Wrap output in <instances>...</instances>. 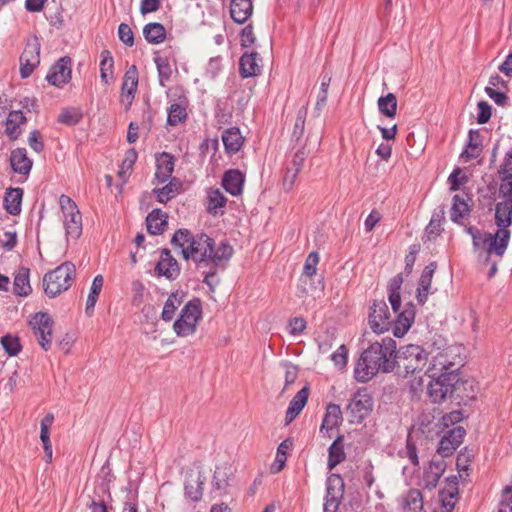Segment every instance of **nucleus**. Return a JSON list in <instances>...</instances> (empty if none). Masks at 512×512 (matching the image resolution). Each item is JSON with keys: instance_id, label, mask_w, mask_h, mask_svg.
I'll return each instance as SVG.
<instances>
[{"instance_id": "f257e3e1", "label": "nucleus", "mask_w": 512, "mask_h": 512, "mask_svg": "<svg viewBox=\"0 0 512 512\" xmlns=\"http://www.w3.org/2000/svg\"><path fill=\"white\" fill-rule=\"evenodd\" d=\"M171 244L180 248L183 259L192 260L197 268L226 267L234 249L226 241L215 244L213 238L205 233L192 234L187 229L177 230Z\"/></svg>"}, {"instance_id": "f03ea898", "label": "nucleus", "mask_w": 512, "mask_h": 512, "mask_svg": "<svg viewBox=\"0 0 512 512\" xmlns=\"http://www.w3.org/2000/svg\"><path fill=\"white\" fill-rule=\"evenodd\" d=\"M431 381L427 387V394L433 403H442L458 389L459 375L447 365V356L438 353L430 362L427 370Z\"/></svg>"}, {"instance_id": "7ed1b4c3", "label": "nucleus", "mask_w": 512, "mask_h": 512, "mask_svg": "<svg viewBox=\"0 0 512 512\" xmlns=\"http://www.w3.org/2000/svg\"><path fill=\"white\" fill-rule=\"evenodd\" d=\"M394 362L397 373L407 377L424 370L428 363V353L419 345H406L396 351Z\"/></svg>"}, {"instance_id": "20e7f679", "label": "nucleus", "mask_w": 512, "mask_h": 512, "mask_svg": "<svg viewBox=\"0 0 512 512\" xmlns=\"http://www.w3.org/2000/svg\"><path fill=\"white\" fill-rule=\"evenodd\" d=\"M468 232L472 236L474 248L486 251V261L493 253L500 258L504 255L510 239L509 230L498 229L495 234H492L490 232L481 233L479 230L470 227Z\"/></svg>"}, {"instance_id": "39448f33", "label": "nucleus", "mask_w": 512, "mask_h": 512, "mask_svg": "<svg viewBox=\"0 0 512 512\" xmlns=\"http://www.w3.org/2000/svg\"><path fill=\"white\" fill-rule=\"evenodd\" d=\"M75 273V265L71 262H65L46 273L43 278L46 295L53 298L68 290L74 281Z\"/></svg>"}, {"instance_id": "423d86ee", "label": "nucleus", "mask_w": 512, "mask_h": 512, "mask_svg": "<svg viewBox=\"0 0 512 512\" xmlns=\"http://www.w3.org/2000/svg\"><path fill=\"white\" fill-rule=\"evenodd\" d=\"M396 353V341L390 337L382 339L381 342L372 343L363 351L364 356L379 365L383 372H391L395 369L394 356Z\"/></svg>"}, {"instance_id": "0eeeda50", "label": "nucleus", "mask_w": 512, "mask_h": 512, "mask_svg": "<svg viewBox=\"0 0 512 512\" xmlns=\"http://www.w3.org/2000/svg\"><path fill=\"white\" fill-rule=\"evenodd\" d=\"M202 317L201 301L195 298L182 308L178 319L173 324V330L179 337H187L196 332Z\"/></svg>"}, {"instance_id": "6e6552de", "label": "nucleus", "mask_w": 512, "mask_h": 512, "mask_svg": "<svg viewBox=\"0 0 512 512\" xmlns=\"http://www.w3.org/2000/svg\"><path fill=\"white\" fill-rule=\"evenodd\" d=\"M59 204L67 239H78L82 234V215L76 203L69 196L62 194L59 197Z\"/></svg>"}, {"instance_id": "1a4fd4ad", "label": "nucleus", "mask_w": 512, "mask_h": 512, "mask_svg": "<svg viewBox=\"0 0 512 512\" xmlns=\"http://www.w3.org/2000/svg\"><path fill=\"white\" fill-rule=\"evenodd\" d=\"M30 328L41 348L48 351L52 345L53 319L46 312H37L28 321Z\"/></svg>"}, {"instance_id": "9d476101", "label": "nucleus", "mask_w": 512, "mask_h": 512, "mask_svg": "<svg viewBox=\"0 0 512 512\" xmlns=\"http://www.w3.org/2000/svg\"><path fill=\"white\" fill-rule=\"evenodd\" d=\"M373 398L365 388H361L354 393L347 410L351 416V422L361 423L373 410Z\"/></svg>"}, {"instance_id": "9b49d317", "label": "nucleus", "mask_w": 512, "mask_h": 512, "mask_svg": "<svg viewBox=\"0 0 512 512\" xmlns=\"http://www.w3.org/2000/svg\"><path fill=\"white\" fill-rule=\"evenodd\" d=\"M368 323L373 332L377 334L388 331L392 325V317L385 301L375 300L370 306Z\"/></svg>"}, {"instance_id": "f8f14e48", "label": "nucleus", "mask_w": 512, "mask_h": 512, "mask_svg": "<svg viewBox=\"0 0 512 512\" xmlns=\"http://www.w3.org/2000/svg\"><path fill=\"white\" fill-rule=\"evenodd\" d=\"M40 42L37 37L28 40L20 56V74L22 78L29 77L40 63Z\"/></svg>"}, {"instance_id": "ddd939ff", "label": "nucleus", "mask_w": 512, "mask_h": 512, "mask_svg": "<svg viewBox=\"0 0 512 512\" xmlns=\"http://www.w3.org/2000/svg\"><path fill=\"white\" fill-rule=\"evenodd\" d=\"M326 486L324 512H337L344 494V480L339 474H331Z\"/></svg>"}, {"instance_id": "4468645a", "label": "nucleus", "mask_w": 512, "mask_h": 512, "mask_svg": "<svg viewBox=\"0 0 512 512\" xmlns=\"http://www.w3.org/2000/svg\"><path fill=\"white\" fill-rule=\"evenodd\" d=\"M71 63L70 57L65 56L60 58L56 64L50 68L46 80L53 86L63 87L71 79Z\"/></svg>"}, {"instance_id": "2eb2a0df", "label": "nucleus", "mask_w": 512, "mask_h": 512, "mask_svg": "<svg viewBox=\"0 0 512 512\" xmlns=\"http://www.w3.org/2000/svg\"><path fill=\"white\" fill-rule=\"evenodd\" d=\"M465 429L461 426L449 430L440 440L438 453L448 457L460 446L465 436Z\"/></svg>"}, {"instance_id": "dca6fc26", "label": "nucleus", "mask_w": 512, "mask_h": 512, "mask_svg": "<svg viewBox=\"0 0 512 512\" xmlns=\"http://www.w3.org/2000/svg\"><path fill=\"white\" fill-rule=\"evenodd\" d=\"M138 87V70L135 65L130 66L124 74L121 87V100L129 108L134 100Z\"/></svg>"}, {"instance_id": "f3484780", "label": "nucleus", "mask_w": 512, "mask_h": 512, "mask_svg": "<svg viewBox=\"0 0 512 512\" xmlns=\"http://www.w3.org/2000/svg\"><path fill=\"white\" fill-rule=\"evenodd\" d=\"M157 275L164 276L167 279L174 280L180 274V267L177 260L171 255L170 251H162L160 259L155 267Z\"/></svg>"}, {"instance_id": "a211bd4d", "label": "nucleus", "mask_w": 512, "mask_h": 512, "mask_svg": "<svg viewBox=\"0 0 512 512\" xmlns=\"http://www.w3.org/2000/svg\"><path fill=\"white\" fill-rule=\"evenodd\" d=\"M245 175L238 169L226 171L222 178L223 188L233 196H238L243 191Z\"/></svg>"}, {"instance_id": "6ab92c4d", "label": "nucleus", "mask_w": 512, "mask_h": 512, "mask_svg": "<svg viewBox=\"0 0 512 512\" xmlns=\"http://www.w3.org/2000/svg\"><path fill=\"white\" fill-rule=\"evenodd\" d=\"M436 268L437 264L431 262L424 268L421 274L416 295L417 301L420 304H424L427 301L428 295L431 293L432 278Z\"/></svg>"}, {"instance_id": "aec40b11", "label": "nucleus", "mask_w": 512, "mask_h": 512, "mask_svg": "<svg viewBox=\"0 0 512 512\" xmlns=\"http://www.w3.org/2000/svg\"><path fill=\"white\" fill-rule=\"evenodd\" d=\"M174 157L163 152L156 156V173L155 178L159 183H164L171 179V175L174 170Z\"/></svg>"}, {"instance_id": "412c9836", "label": "nucleus", "mask_w": 512, "mask_h": 512, "mask_svg": "<svg viewBox=\"0 0 512 512\" xmlns=\"http://www.w3.org/2000/svg\"><path fill=\"white\" fill-rule=\"evenodd\" d=\"M401 512H421L423 510V495L418 489H410L399 498Z\"/></svg>"}, {"instance_id": "4be33fe9", "label": "nucleus", "mask_w": 512, "mask_h": 512, "mask_svg": "<svg viewBox=\"0 0 512 512\" xmlns=\"http://www.w3.org/2000/svg\"><path fill=\"white\" fill-rule=\"evenodd\" d=\"M379 371V365L376 366L375 362L368 360L362 353L355 365L354 376L358 382L364 383L369 381Z\"/></svg>"}, {"instance_id": "5701e85b", "label": "nucleus", "mask_w": 512, "mask_h": 512, "mask_svg": "<svg viewBox=\"0 0 512 512\" xmlns=\"http://www.w3.org/2000/svg\"><path fill=\"white\" fill-rule=\"evenodd\" d=\"M415 317L414 307L411 303L407 304L406 308L398 313L394 322L393 334L396 337L404 336L410 329Z\"/></svg>"}, {"instance_id": "b1692460", "label": "nucleus", "mask_w": 512, "mask_h": 512, "mask_svg": "<svg viewBox=\"0 0 512 512\" xmlns=\"http://www.w3.org/2000/svg\"><path fill=\"white\" fill-rule=\"evenodd\" d=\"M308 397L309 388L305 386L292 398L286 411V424L291 423L300 414L308 401Z\"/></svg>"}, {"instance_id": "393cba45", "label": "nucleus", "mask_w": 512, "mask_h": 512, "mask_svg": "<svg viewBox=\"0 0 512 512\" xmlns=\"http://www.w3.org/2000/svg\"><path fill=\"white\" fill-rule=\"evenodd\" d=\"M253 13L251 0H231L230 15L234 22L245 23Z\"/></svg>"}, {"instance_id": "a878e982", "label": "nucleus", "mask_w": 512, "mask_h": 512, "mask_svg": "<svg viewBox=\"0 0 512 512\" xmlns=\"http://www.w3.org/2000/svg\"><path fill=\"white\" fill-rule=\"evenodd\" d=\"M10 164L15 173L28 175L32 168L33 162L27 156V151L25 148H17L11 152Z\"/></svg>"}, {"instance_id": "bb28decb", "label": "nucleus", "mask_w": 512, "mask_h": 512, "mask_svg": "<svg viewBox=\"0 0 512 512\" xmlns=\"http://www.w3.org/2000/svg\"><path fill=\"white\" fill-rule=\"evenodd\" d=\"M260 57L257 52L245 53L240 59V74L243 78L256 76L261 72Z\"/></svg>"}, {"instance_id": "cd10ccee", "label": "nucleus", "mask_w": 512, "mask_h": 512, "mask_svg": "<svg viewBox=\"0 0 512 512\" xmlns=\"http://www.w3.org/2000/svg\"><path fill=\"white\" fill-rule=\"evenodd\" d=\"M222 142L228 154H235L241 149L244 137L241 135L239 128L232 127L223 132Z\"/></svg>"}, {"instance_id": "c85d7f7f", "label": "nucleus", "mask_w": 512, "mask_h": 512, "mask_svg": "<svg viewBox=\"0 0 512 512\" xmlns=\"http://www.w3.org/2000/svg\"><path fill=\"white\" fill-rule=\"evenodd\" d=\"M445 462L443 460H432L428 468L424 471L423 480L425 487L433 489L437 486L443 472L445 471Z\"/></svg>"}, {"instance_id": "c756f323", "label": "nucleus", "mask_w": 512, "mask_h": 512, "mask_svg": "<svg viewBox=\"0 0 512 512\" xmlns=\"http://www.w3.org/2000/svg\"><path fill=\"white\" fill-rule=\"evenodd\" d=\"M495 221L499 229L508 230V227L512 225V199L496 204Z\"/></svg>"}, {"instance_id": "7c9ffc66", "label": "nucleus", "mask_w": 512, "mask_h": 512, "mask_svg": "<svg viewBox=\"0 0 512 512\" xmlns=\"http://www.w3.org/2000/svg\"><path fill=\"white\" fill-rule=\"evenodd\" d=\"M346 458L344 451V436L339 435L328 449V468L334 469L338 464L343 462Z\"/></svg>"}, {"instance_id": "2f4dec72", "label": "nucleus", "mask_w": 512, "mask_h": 512, "mask_svg": "<svg viewBox=\"0 0 512 512\" xmlns=\"http://www.w3.org/2000/svg\"><path fill=\"white\" fill-rule=\"evenodd\" d=\"M482 151V136L477 130L469 131V139L466 149L461 153V158L470 161L477 158Z\"/></svg>"}, {"instance_id": "473e14b6", "label": "nucleus", "mask_w": 512, "mask_h": 512, "mask_svg": "<svg viewBox=\"0 0 512 512\" xmlns=\"http://www.w3.org/2000/svg\"><path fill=\"white\" fill-rule=\"evenodd\" d=\"M147 231L152 235L162 234L167 226V215L154 209L146 218Z\"/></svg>"}, {"instance_id": "72a5a7b5", "label": "nucleus", "mask_w": 512, "mask_h": 512, "mask_svg": "<svg viewBox=\"0 0 512 512\" xmlns=\"http://www.w3.org/2000/svg\"><path fill=\"white\" fill-rule=\"evenodd\" d=\"M26 122L22 111H12L6 119L5 133L11 140H16L21 134L20 126Z\"/></svg>"}, {"instance_id": "f704fd0d", "label": "nucleus", "mask_w": 512, "mask_h": 512, "mask_svg": "<svg viewBox=\"0 0 512 512\" xmlns=\"http://www.w3.org/2000/svg\"><path fill=\"white\" fill-rule=\"evenodd\" d=\"M342 411L339 405L329 404L326 408V412L320 427V430H332L338 427L342 423Z\"/></svg>"}, {"instance_id": "c9c22d12", "label": "nucleus", "mask_w": 512, "mask_h": 512, "mask_svg": "<svg viewBox=\"0 0 512 512\" xmlns=\"http://www.w3.org/2000/svg\"><path fill=\"white\" fill-rule=\"evenodd\" d=\"M23 190L21 188H9L4 197V205L8 213L18 215L21 212Z\"/></svg>"}, {"instance_id": "e433bc0d", "label": "nucleus", "mask_w": 512, "mask_h": 512, "mask_svg": "<svg viewBox=\"0 0 512 512\" xmlns=\"http://www.w3.org/2000/svg\"><path fill=\"white\" fill-rule=\"evenodd\" d=\"M184 297L185 293L182 291H176L170 294L161 313L162 320L170 322L174 318L175 311L182 304Z\"/></svg>"}, {"instance_id": "4c0bfd02", "label": "nucleus", "mask_w": 512, "mask_h": 512, "mask_svg": "<svg viewBox=\"0 0 512 512\" xmlns=\"http://www.w3.org/2000/svg\"><path fill=\"white\" fill-rule=\"evenodd\" d=\"M403 283L401 274L394 276L388 284V300L394 313H398L401 307L400 289Z\"/></svg>"}, {"instance_id": "58836bf2", "label": "nucleus", "mask_w": 512, "mask_h": 512, "mask_svg": "<svg viewBox=\"0 0 512 512\" xmlns=\"http://www.w3.org/2000/svg\"><path fill=\"white\" fill-rule=\"evenodd\" d=\"M169 180V183L164 187L154 189V193L157 196V200L161 203H167L169 200L178 195L182 188V183L179 179L171 178Z\"/></svg>"}, {"instance_id": "ea45409f", "label": "nucleus", "mask_w": 512, "mask_h": 512, "mask_svg": "<svg viewBox=\"0 0 512 512\" xmlns=\"http://www.w3.org/2000/svg\"><path fill=\"white\" fill-rule=\"evenodd\" d=\"M143 35L147 42L151 44H159L166 38V31L162 24L151 22L144 26Z\"/></svg>"}, {"instance_id": "a19ab883", "label": "nucleus", "mask_w": 512, "mask_h": 512, "mask_svg": "<svg viewBox=\"0 0 512 512\" xmlns=\"http://www.w3.org/2000/svg\"><path fill=\"white\" fill-rule=\"evenodd\" d=\"M13 291L19 296H27L31 292L28 269L22 268L15 275Z\"/></svg>"}, {"instance_id": "79ce46f5", "label": "nucleus", "mask_w": 512, "mask_h": 512, "mask_svg": "<svg viewBox=\"0 0 512 512\" xmlns=\"http://www.w3.org/2000/svg\"><path fill=\"white\" fill-rule=\"evenodd\" d=\"M378 109L387 118H394L397 114V98L393 93H388L378 99Z\"/></svg>"}, {"instance_id": "37998d69", "label": "nucleus", "mask_w": 512, "mask_h": 512, "mask_svg": "<svg viewBox=\"0 0 512 512\" xmlns=\"http://www.w3.org/2000/svg\"><path fill=\"white\" fill-rule=\"evenodd\" d=\"M442 506L445 512H452L458 500V488L456 483L453 482L440 492Z\"/></svg>"}, {"instance_id": "c03bdc74", "label": "nucleus", "mask_w": 512, "mask_h": 512, "mask_svg": "<svg viewBox=\"0 0 512 512\" xmlns=\"http://www.w3.org/2000/svg\"><path fill=\"white\" fill-rule=\"evenodd\" d=\"M226 198L219 189H211L207 196V210L209 213L216 214L217 210L223 208L226 204Z\"/></svg>"}, {"instance_id": "a18cd8bd", "label": "nucleus", "mask_w": 512, "mask_h": 512, "mask_svg": "<svg viewBox=\"0 0 512 512\" xmlns=\"http://www.w3.org/2000/svg\"><path fill=\"white\" fill-rule=\"evenodd\" d=\"M101 62H100V77L101 80L107 84L109 82V76L112 75L114 60L113 57L108 50H103L100 54Z\"/></svg>"}, {"instance_id": "49530a36", "label": "nucleus", "mask_w": 512, "mask_h": 512, "mask_svg": "<svg viewBox=\"0 0 512 512\" xmlns=\"http://www.w3.org/2000/svg\"><path fill=\"white\" fill-rule=\"evenodd\" d=\"M187 118L186 107L180 103L172 104L168 109L167 123L176 126Z\"/></svg>"}, {"instance_id": "de8ad7c7", "label": "nucleus", "mask_w": 512, "mask_h": 512, "mask_svg": "<svg viewBox=\"0 0 512 512\" xmlns=\"http://www.w3.org/2000/svg\"><path fill=\"white\" fill-rule=\"evenodd\" d=\"M154 62L156 64L158 71L159 83L161 86H165V83L169 81L172 75V69L169 64V61L166 57L156 55L154 58Z\"/></svg>"}, {"instance_id": "09e8293b", "label": "nucleus", "mask_w": 512, "mask_h": 512, "mask_svg": "<svg viewBox=\"0 0 512 512\" xmlns=\"http://www.w3.org/2000/svg\"><path fill=\"white\" fill-rule=\"evenodd\" d=\"M230 467L227 465L217 466L213 475V485L218 490H225L229 484Z\"/></svg>"}, {"instance_id": "8fccbe9b", "label": "nucleus", "mask_w": 512, "mask_h": 512, "mask_svg": "<svg viewBox=\"0 0 512 512\" xmlns=\"http://www.w3.org/2000/svg\"><path fill=\"white\" fill-rule=\"evenodd\" d=\"M0 343L9 356H16L22 348L19 338L12 334L4 335Z\"/></svg>"}, {"instance_id": "3c124183", "label": "nucleus", "mask_w": 512, "mask_h": 512, "mask_svg": "<svg viewBox=\"0 0 512 512\" xmlns=\"http://www.w3.org/2000/svg\"><path fill=\"white\" fill-rule=\"evenodd\" d=\"M469 208L467 203L459 195L453 197V204L451 208V220L459 222L468 213Z\"/></svg>"}, {"instance_id": "603ef678", "label": "nucleus", "mask_w": 512, "mask_h": 512, "mask_svg": "<svg viewBox=\"0 0 512 512\" xmlns=\"http://www.w3.org/2000/svg\"><path fill=\"white\" fill-rule=\"evenodd\" d=\"M319 256L317 252H311L305 261L303 277L301 281L306 284L307 280L316 274Z\"/></svg>"}, {"instance_id": "864d4df0", "label": "nucleus", "mask_w": 512, "mask_h": 512, "mask_svg": "<svg viewBox=\"0 0 512 512\" xmlns=\"http://www.w3.org/2000/svg\"><path fill=\"white\" fill-rule=\"evenodd\" d=\"M186 495L193 501L201 499L203 494V480L199 475L195 480H189L185 485Z\"/></svg>"}, {"instance_id": "5fc2aeb1", "label": "nucleus", "mask_w": 512, "mask_h": 512, "mask_svg": "<svg viewBox=\"0 0 512 512\" xmlns=\"http://www.w3.org/2000/svg\"><path fill=\"white\" fill-rule=\"evenodd\" d=\"M82 118V113L79 109L69 108L64 109L58 116V121L66 125H76Z\"/></svg>"}, {"instance_id": "6e6d98bb", "label": "nucleus", "mask_w": 512, "mask_h": 512, "mask_svg": "<svg viewBox=\"0 0 512 512\" xmlns=\"http://www.w3.org/2000/svg\"><path fill=\"white\" fill-rule=\"evenodd\" d=\"M306 116H307V107H301L298 110L296 120L294 123L293 132H292V137L295 138L296 140L301 139L303 136Z\"/></svg>"}, {"instance_id": "4d7b16f0", "label": "nucleus", "mask_w": 512, "mask_h": 512, "mask_svg": "<svg viewBox=\"0 0 512 512\" xmlns=\"http://www.w3.org/2000/svg\"><path fill=\"white\" fill-rule=\"evenodd\" d=\"M500 177V196L503 200L512 199V174H500Z\"/></svg>"}, {"instance_id": "13d9d810", "label": "nucleus", "mask_w": 512, "mask_h": 512, "mask_svg": "<svg viewBox=\"0 0 512 512\" xmlns=\"http://www.w3.org/2000/svg\"><path fill=\"white\" fill-rule=\"evenodd\" d=\"M118 37L127 46L132 47L134 45V33L128 24L121 23L119 25Z\"/></svg>"}, {"instance_id": "bf43d9fd", "label": "nucleus", "mask_w": 512, "mask_h": 512, "mask_svg": "<svg viewBox=\"0 0 512 512\" xmlns=\"http://www.w3.org/2000/svg\"><path fill=\"white\" fill-rule=\"evenodd\" d=\"M331 359L334 364L340 368H343L347 364L348 350L345 345H340L339 348L331 355Z\"/></svg>"}, {"instance_id": "052dcab7", "label": "nucleus", "mask_w": 512, "mask_h": 512, "mask_svg": "<svg viewBox=\"0 0 512 512\" xmlns=\"http://www.w3.org/2000/svg\"><path fill=\"white\" fill-rule=\"evenodd\" d=\"M292 447V441L289 439L284 440L278 446L276 461L280 464L279 469H282L287 459V451Z\"/></svg>"}, {"instance_id": "680f3d73", "label": "nucleus", "mask_w": 512, "mask_h": 512, "mask_svg": "<svg viewBox=\"0 0 512 512\" xmlns=\"http://www.w3.org/2000/svg\"><path fill=\"white\" fill-rule=\"evenodd\" d=\"M478 116H477V121L479 124H485L489 121V119L491 118V106L485 102V101H480L478 103Z\"/></svg>"}, {"instance_id": "e2e57ef3", "label": "nucleus", "mask_w": 512, "mask_h": 512, "mask_svg": "<svg viewBox=\"0 0 512 512\" xmlns=\"http://www.w3.org/2000/svg\"><path fill=\"white\" fill-rule=\"evenodd\" d=\"M285 386L284 390L288 388L289 385L293 384L298 376V368L297 366L291 364V363H285Z\"/></svg>"}, {"instance_id": "0e129e2a", "label": "nucleus", "mask_w": 512, "mask_h": 512, "mask_svg": "<svg viewBox=\"0 0 512 512\" xmlns=\"http://www.w3.org/2000/svg\"><path fill=\"white\" fill-rule=\"evenodd\" d=\"M0 242L6 250H12L17 243L16 232L6 231L0 236Z\"/></svg>"}, {"instance_id": "69168bd1", "label": "nucleus", "mask_w": 512, "mask_h": 512, "mask_svg": "<svg viewBox=\"0 0 512 512\" xmlns=\"http://www.w3.org/2000/svg\"><path fill=\"white\" fill-rule=\"evenodd\" d=\"M289 332L292 335L301 334L306 328V321L301 317H295L289 322Z\"/></svg>"}, {"instance_id": "338daca9", "label": "nucleus", "mask_w": 512, "mask_h": 512, "mask_svg": "<svg viewBox=\"0 0 512 512\" xmlns=\"http://www.w3.org/2000/svg\"><path fill=\"white\" fill-rule=\"evenodd\" d=\"M298 174L299 172H296L293 168H287L286 174L283 178V188L286 192L293 188Z\"/></svg>"}, {"instance_id": "774afa93", "label": "nucleus", "mask_w": 512, "mask_h": 512, "mask_svg": "<svg viewBox=\"0 0 512 512\" xmlns=\"http://www.w3.org/2000/svg\"><path fill=\"white\" fill-rule=\"evenodd\" d=\"M485 92L497 105H504L507 101V96L503 92L497 91L491 86H487Z\"/></svg>"}]
</instances>
